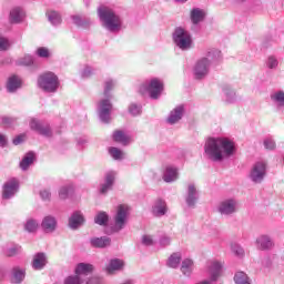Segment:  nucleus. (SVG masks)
Returning a JSON list of instances; mask_svg holds the SVG:
<instances>
[{"label": "nucleus", "instance_id": "1", "mask_svg": "<svg viewBox=\"0 0 284 284\" xmlns=\"http://www.w3.org/2000/svg\"><path fill=\"white\" fill-rule=\"evenodd\" d=\"M236 146L227 138H209L204 144V156L213 163H221L230 156H234Z\"/></svg>", "mask_w": 284, "mask_h": 284}, {"label": "nucleus", "instance_id": "2", "mask_svg": "<svg viewBox=\"0 0 284 284\" xmlns=\"http://www.w3.org/2000/svg\"><path fill=\"white\" fill-rule=\"evenodd\" d=\"M98 17L102 27L112 34H119L123 30V18L110 7H101L98 9Z\"/></svg>", "mask_w": 284, "mask_h": 284}, {"label": "nucleus", "instance_id": "3", "mask_svg": "<svg viewBox=\"0 0 284 284\" xmlns=\"http://www.w3.org/2000/svg\"><path fill=\"white\" fill-rule=\"evenodd\" d=\"M173 43L182 50V52H187L194 48V40L192 39V33L183 27H176L172 33Z\"/></svg>", "mask_w": 284, "mask_h": 284}, {"label": "nucleus", "instance_id": "4", "mask_svg": "<svg viewBox=\"0 0 284 284\" xmlns=\"http://www.w3.org/2000/svg\"><path fill=\"white\" fill-rule=\"evenodd\" d=\"M59 77L54 72H44L38 78V87L43 90V92L54 93L59 90Z\"/></svg>", "mask_w": 284, "mask_h": 284}, {"label": "nucleus", "instance_id": "5", "mask_svg": "<svg viewBox=\"0 0 284 284\" xmlns=\"http://www.w3.org/2000/svg\"><path fill=\"white\" fill-rule=\"evenodd\" d=\"M130 212V209L128 205L120 204L116 209L115 215L113 217L114 226L113 232H121V230L125 229V225H128V214Z\"/></svg>", "mask_w": 284, "mask_h": 284}, {"label": "nucleus", "instance_id": "6", "mask_svg": "<svg viewBox=\"0 0 284 284\" xmlns=\"http://www.w3.org/2000/svg\"><path fill=\"white\" fill-rule=\"evenodd\" d=\"M140 90L141 92H143V90H146L151 99H159V97H161V92H163V80L159 78H153L150 81L142 84Z\"/></svg>", "mask_w": 284, "mask_h": 284}, {"label": "nucleus", "instance_id": "7", "mask_svg": "<svg viewBox=\"0 0 284 284\" xmlns=\"http://www.w3.org/2000/svg\"><path fill=\"white\" fill-rule=\"evenodd\" d=\"M217 212L221 216H233L239 212V201L234 197L221 201L217 205Z\"/></svg>", "mask_w": 284, "mask_h": 284}, {"label": "nucleus", "instance_id": "8", "mask_svg": "<svg viewBox=\"0 0 284 284\" xmlns=\"http://www.w3.org/2000/svg\"><path fill=\"white\" fill-rule=\"evenodd\" d=\"M267 174V163L264 161L256 162L250 172V179L253 183H263Z\"/></svg>", "mask_w": 284, "mask_h": 284}, {"label": "nucleus", "instance_id": "9", "mask_svg": "<svg viewBox=\"0 0 284 284\" xmlns=\"http://www.w3.org/2000/svg\"><path fill=\"white\" fill-rule=\"evenodd\" d=\"M100 100L98 104V114L102 123H110V112H112V102H110V97Z\"/></svg>", "mask_w": 284, "mask_h": 284}, {"label": "nucleus", "instance_id": "10", "mask_svg": "<svg viewBox=\"0 0 284 284\" xmlns=\"http://www.w3.org/2000/svg\"><path fill=\"white\" fill-rule=\"evenodd\" d=\"M210 68H212V65L206 58H200L196 61L193 70L195 79H205L206 75L210 74Z\"/></svg>", "mask_w": 284, "mask_h": 284}, {"label": "nucleus", "instance_id": "11", "mask_svg": "<svg viewBox=\"0 0 284 284\" xmlns=\"http://www.w3.org/2000/svg\"><path fill=\"white\" fill-rule=\"evenodd\" d=\"M19 192V180L18 179H10L8 180L2 187V199L6 201L13 199Z\"/></svg>", "mask_w": 284, "mask_h": 284}, {"label": "nucleus", "instance_id": "12", "mask_svg": "<svg viewBox=\"0 0 284 284\" xmlns=\"http://www.w3.org/2000/svg\"><path fill=\"white\" fill-rule=\"evenodd\" d=\"M184 199L187 207H191L193 210L194 207H196V203H199V189L196 187V184H187Z\"/></svg>", "mask_w": 284, "mask_h": 284}, {"label": "nucleus", "instance_id": "13", "mask_svg": "<svg viewBox=\"0 0 284 284\" xmlns=\"http://www.w3.org/2000/svg\"><path fill=\"white\" fill-rule=\"evenodd\" d=\"M202 59H206L211 65H219V63L223 62V52L216 48H209Z\"/></svg>", "mask_w": 284, "mask_h": 284}, {"label": "nucleus", "instance_id": "14", "mask_svg": "<svg viewBox=\"0 0 284 284\" xmlns=\"http://www.w3.org/2000/svg\"><path fill=\"white\" fill-rule=\"evenodd\" d=\"M255 245L262 252H267L274 247V239L267 234H262L256 237Z\"/></svg>", "mask_w": 284, "mask_h": 284}, {"label": "nucleus", "instance_id": "15", "mask_svg": "<svg viewBox=\"0 0 284 284\" xmlns=\"http://www.w3.org/2000/svg\"><path fill=\"white\" fill-rule=\"evenodd\" d=\"M29 125L31 130H34V132H38V134H41L42 136H52V129L48 124L43 125L34 118L31 119Z\"/></svg>", "mask_w": 284, "mask_h": 284}, {"label": "nucleus", "instance_id": "16", "mask_svg": "<svg viewBox=\"0 0 284 284\" xmlns=\"http://www.w3.org/2000/svg\"><path fill=\"white\" fill-rule=\"evenodd\" d=\"M183 114H185V108L183 105L175 106L170 112L166 119V123H169L170 125L179 123L183 119Z\"/></svg>", "mask_w": 284, "mask_h": 284}, {"label": "nucleus", "instance_id": "17", "mask_svg": "<svg viewBox=\"0 0 284 284\" xmlns=\"http://www.w3.org/2000/svg\"><path fill=\"white\" fill-rule=\"evenodd\" d=\"M83 223H85V217L83 216V213H81V211L73 212L72 215L69 217L70 230H79V227H81Z\"/></svg>", "mask_w": 284, "mask_h": 284}, {"label": "nucleus", "instance_id": "18", "mask_svg": "<svg viewBox=\"0 0 284 284\" xmlns=\"http://www.w3.org/2000/svg\"><path fill=\"white\" fill-rule=\"evenodd\" d=\"M41 227L45 234H52L57 231V217L52 215H47L43 217Z\"/></svg>", "mask_w": 284, "mask_h": 284}, {"label": "nucleus", "instance_id": "19", "mask_svg": "<svg viewBox=\"0 0 284 284\" xmlns=\"http://www.w3.org/2000/svg\"><path fill=\"white\" fill-rule=\"evenodd\" d=\"M152 214L158 217L165 216L168 214V203L162 199L155 200L152 206Z\"/></svg>", "mask_w": 284, "mask_h": 284}, {"label": "nucleus", "instance_id": "20", "mask_svg": "<svg viewBox=\"0 0 284 284\" xmlns=\"http://www.w3.org/2000/svg\"><path fill=\"white\" fill-rule=\"evenodd\" d=\"M165 183H174L179 180V169L176 166H166L162 176Z\"/></svg>", "mask_w": 284, "mask_h": 284}, {"label": "nucleus", "instance_id": "21", "mask_svg": "<svg viewBox=\"0 0 284 284\" xmlns=\"http://www.w3.org/2000/svg\"><path fill=\"white\" fill-rule=\"evenodd\" d=\"M116 174L114 172H108L104 178V183L100 186V194H108L110 190H112V185H114V179Z\"/></svg>", "mask_w": 284, "mask_h": 284}, {"label": "nucleus", "instance_id": "22", "mask_svg": "<svg viewBox=\"0 0 284 284\" xmlns=\"http://www.w3.org/2000/svg\"><path fill=\"white\" fill-rule=\"evenodd\" d=\"M205 10L201 8H193L190 12V19L193 23V26H199L202 21H205Z\"/></svg>", "mask_w": 284, "mask_h": 284}, {"label": "nucleus", "instance_id": "23", "mask_svg": "<svg viewBox=\"0 0 284 284\" xmlns=\"http://www.w3.org/2000/svg\"><path fill=\"white\" fill-rule=\"evenodd\" d=\"M111 243H112V240L108 236L91 237L90 239L91 247H97V248H100V250H103V247H110Z\"/></svg>", "mask_w": 284, "mask_h": 284}, {"label": "nucleus", "instance_id": "24", "mask_svg": "<svg viewBox=\"0 0 284 284\" xmlns=\"http://www.w3.org/2000/svg\"><path fill=\"white\" fill-rule=\"evenodd\" d=\"M94 272V266L88 263H80L75 267V274L83 281V276H90Z\"/></svg>", "mask_w": 284, "mask_h": 284}, {"label": "nucleus", "instance_id": "25", "mask_svg": "<svg viewBox=\"0 0 284 284\" xmlns=\"http://www.w3.org/2000/svg\"><path fill=\"white\" fill-rule=\"evenodd\" d=\"M45 265H48V257L45 256V253H37L33 256V261H32L33 270H38V271L43 270Z\"/></svg>", "mask_w": 284, "mask_h": 284}, {"label": "nucleus", "instance_id": "26", "mask_svg": "<svg viewBox=\"0 0 284 284\" xmlns=\"http://www.w3.org/2000/svg\"><path fill=\"white\" fill-rule=\"evenodd\" d=\"M26 278V268L16 266L11 270V283L21 284Z\"/></svg>", "mask_w": 284, "mask_h": 284}, {"label": "nucleus", "instance_id": "27", "mask_svg": "<svg viewBox=\"0 0 284 284\" xmlns=\"http://www.w3.org/2000/svg\"><path fill=\"white\" fill-rule=\"evenodd\" d=\"M271 101H272L273 105H275V108H277V110H283V108H284V91L278 90V91L271 93Z\"/></svg>", "mask_w": 284, "mask_h": 284}, {"label": "nucleus", "instance_id": "28", "mask_svg": "<svg viewBox=\"0 0 284 284\" xmlns=\"http://www.w3.org/2000/svg\"><path fill=\"white\" fill-rule=\"evenodd\" d=\"M24 18H26V11H23V9H21L20 7H14L10 11L11 23H21V21H23Z\"/></svg>", "mask_w": 284, "mask_h": 284}, {"label": "nucleus", "instance_id": "29", "mask_svg": "<svg viewBox=\"0 0 284 284\" xmlns=\"http://www.w3.org/2000/svg\"><path fill=\"white\" fill-rule=\"evenodd\" d=\"M125 264L123 263V260L120 258H113L110 261L109 265L106 266L108 274H114V272H120V270H123V266Z\"/></svg>", "mask_w": 284, "mask_h": 284}, {"label": "nucleus", "instance_id": "30", "mask_svg": "<svg viewBox=\"0 0 284 284\" xmlns=\"http://www.w3.org/2000/svg\"><path fill=\"white\" fill-rule=\"evenodd\" d=\"M235 284H252V277L243 271H237L233 277Z\"/></svg>", "mask_w": 284, "mask_h": 284}, {"label": "nucleus", "instance_id": "31", "mask_svg": "<svg viewBox=\"0 0 284 284\" xmlns=\"http://www.w3.org/2000/svg\"><path fill=\"white\" fill-rule=\"evenodd\" d=\"M180 270L184 276H192V272H194V262L190 258L184 260Z\"/></svg>", "mask_w": 284, "mask_h": 284}, {"label": "nucleus", "instance_id": "32", "mask_svg": "<svg viewBox=\"0 0 284 284\" xmlns=\"http://www.w3.org/2000/svg\"><path fill=\"white\" fill-rule=\"evenodd\" d=\"M19 88H21V79H19L17 75H11L7 82L8 92L12 93L16 90H19Z\"/></svg>", "mask_w": 284, "mask_h": 284}, {"label": "nucleus", "instance_id": "33", "mask_svg": "<svg viewBox=\"0 0 284 284\" xmlns=\"http://www.w3.org/2000/svg\"><path fill=\"white\" fill-rule=\"evenodd\" d=\"M33 163H34V153L33 152H29L21 160L20 169L23 172H26V170H28V168H30Z\"/></svg>", "mask_w": 284, "mask_h": 284}, {"label": "nucleus", "instance_id": "34", "mask_svg": "<svg viewBox=\"0 0 284 284\" xmlns=\"http://www.w3.org/2000/svg\"><path fill=\"white\" fill-rule=\"evenodd\" d=\"M113 141H115V143H121V145H130V136L123 131H115L113 133Z\"/></svg>", "mask_w": 284, "mask_h": 284}, {"label": "nucleus", "instance_id": "35", "mask_svg": "<svg viewBox=\"0 0 284 284\" xmlns=\"http://www.w3.org/2000/svg\"><path fill=\"white\" fill-rule=\"evenodd\" d=\"M47 17L51 26H61V21H62L61 13L57 11H48Z\"/></svg>", "mask_w": 284, "mask_h": 284}, {"label": "nucleus", "instance_id": "36", "mask_svg": "<svg viewBox=\"0 0 284 284\" xmlns=\"http://www.w3.org/2000/svg\"><path fill=\"white\" fill-rule=\"evenodd\" d=\"M223 92L226 103H236V92L232 88L224 87Z\"/></svg>", "mask_w": 284, "mask_h": 284}, {"label": "nucleus", "instance_id": "37", "mask_svg": "<svg viewBox=\"0 0 284 284\" xmlns=\"http://www.w3.org/2000/svg\"><path fill=\"white\" fill-rule=\"evenodd\" d=\"M110 221V216L108 215V213L101 211L99 212L95 217H94V223L97 225H101V226H105L108 225V222Z\"/></svg>", "mask_w": 284, "mask_h": 284}, {"label": "nucleus", "instance_id": "38", "mask_svg": "<svg viewBox=\"0 0 284 284\" xmlns=\"http://www.w3.org/2000/svg\"><path fill=\"white\" fill-rule=\"evenodd\" d=\"M169 267H172L173 270H176L179 265H181V254L180 253H173L168 261Z\"/></svg>", "mask_w": 284, "mask_h": 284}, {"label": "nucleus", "instance_id": "39", "mask_svg": "<svg viewBox=\"0 0 284 284\" xmlns=\"http://www.w3.org/2000/svg\"><path fill=\"white\" fill-rule=\"evenodd\" d=\"M109 154L114 159V161H121V159H125V153L121 151L119 148L111 146L109 149Z\"/></svg>", "mask_w": 284, "mask_h": 284}, {"label": "nucleus", "instance_id": "40", "mask_svg": "<svg viewBox=\"0 0 284 284\" xmlns=\"http://www.w3.org/2000/svg\"><path fill=\"white\" fill-rule=\"evenodd\" d=\"M265 65L267 70H277L278 68V58L275 55H268L265 60Z\"/></svg>", "mask_w": 284, "mask_h": 284}, {"label": "nucleus", "instance_id": "41", "mask_svg": "<svg viewBox=\"0 0 284 284\" xmlns=\"http://www.w3.org/2000/svg\"><path fill=\"white\" fill-rule=\"evenodd\" d=\"M116 88V80L114 79H106L104 81V97H110V92Z\"/></svg>", "mask_w": 284, "mask_h": 284}, {"label": "nucleus", "instance_id": "42", "mask_svg": "<svg viewBox=\"0 0 284 284\" xmlns=\"http://www.w3.org/2000/svg\"><path fill=\"white\" fill-rule=\"evenodd\" d=\"M17 65H24L27 68H29L30 65H34V58H32V55L30 54H27L17 61Z\"/></svg>", "mask_w": 284, "mask_h": 284}, {"label": "nucleus", "instance_id": "43", "mask_svg": "<svg viewBox=\"0 0 284 284\" xmlns=\"http://www.w3.org/2000/svg\"><path fill=\"white\" fill-rule=\"evenodd\" d=\"M39 227V222L34 219L27 220V223L24 224V230L29 233L37 232Z\"/></svg>", "mask_w": 284, "mask_h": 284}, {"label": "nucleus", "instance_id": "44", "mask_svg": "<svg viewBox=\"0 0 284 284\" xmlns=\"http://www.w3.org/2000/svg\"><path fill=\"white\" fill-rule=\"evenodd\" d=\"M141 112V104L132 103L131 105H129V113L131 116H139Z\"/></svg>", "mask_w": 284, "mask_h": 284}, {"label": "nucleus", "instance_id": "45", "mask_svg": "<svg viewBox=\"0 0 284 284\" xmlns=\"http://www.w3.org/2000/svg\"><path fill=\"white\" fill-rule=\"evenodd\" d=\"M70 192H72V186H61L59 190V199L65 201V199L70 196Z\"/></svg>", "mask_w": 284, "mask_h": 284}, {"label": "nucleus", "instance_id": "46", "mask_svg": "<svg viewBox=\"0 0 284 284\" xmlns=\"http://www.w3.org/2000/svg\"><path fill=\"white\" fill-rule=\"evenodd\" d=\"M231 250L235 256H245V250H243V246L236 243L231 244Z\"/></svg>", "mask_w": 284, "mask_h": 284}, {"label": "nucleus", "instance_id": "47", "mask_svg": "<svg viewBox=\"0 0 284 284\" xmlns=\"http://www.w3.org/2000/svg\"><path fill=\"white\" fill-rule=\"evenodd\" d=\"M85 280H82L79 275H71L64 280V284H83Z\"/></svg>", "mask_w": 284, "mask_h": 284}, {"label": "nucleus", "instance_id": "48", "mask_svg": "<svg viewBox=\"0 0 284 284\" xmlns=\"http://www.w3.org/2000/svg\"><path fill=\"white\" fill-rule=\"evenodd\" d=\"M20 252H21V246L16 244L7 248L4 254L6 256H17Z\"/></svg>", "mask_w": 284, "mask_h": 284}, {"label": "nucleus", "instance_id": "49", "mask_svg": "<svg viewBox=\"0 0 284 284\" xmlns=\"http://www.w3.org/2000/svg\"><path fill=\"white\" fill-rule=\"evenodd\" d=\"M72 21L75 26H78L79 28H88V24L90 22H85L83 21V19L81 18V16H72Z\"/></svg>", "mask_w": 284, "mask_h": 284}, {"label": "nucleus", "instance_id": "50", "mask_svg": "<svg viewBox=\"0 0 284 284\" xmlns=\"http://www.w3.org/2000/svg\"><path fill=\"white\" fill-rule=\"evenodd\" d=\"M36 54H38L40 59H48L50 57V50L45 47H40L37 49Z\"/></svg>", "mask_w": 284, "mask_h": 284}, {"label": "nucleus", "instance_id": "51", "mask_svg": "<svg viewBox=\"0 0 284 284\" xmlns=\"http://www.w3.org/2000/svg\"><path fill=\"white\" fill-rule=\"evenodd\" d=\"M94 74V68L92 67H84L83 70L81 71V77L82 79H90Z\"/></svg>", "mask_w": 284, "mask_h": 284}, {"label": "nucleus", "instance_id": "52", "mask_svg": "<svg viewBox=\"0 0 284 284\" xmlns=\"http://www.w3.org/2000/svg\"><path fill=\"white\" fill-rule=\"evenodd\" d=\"M170 243H172V237H170L168 235H162L160 237L159 244L161 245V247H168V245H170Z\"/></svg>", "mask_w": 284, "mask_h": 284}, {"label": "nucleus", "instance_id": "53", "mask_svg": "<svg viewBox=\"0 0 284 284\" xmlns=\"http://www.w3.org/2000/svg\"><path fill=\"white\" fill-rule=\"evenodd\" d=\"M40 197L42 201H50L52 199V193L48 189H43L40 191Z\"/></svg>", "mask_w": 284, "mask_h": 284}, {"label": "nucleus", "instance_id": "54", "mask_svg": "<svg viewBox=\"0 0 284 284\" xmlns=\"http://www.w3.org/2000/svg\"><path fill=\"white\" fill-rule=\"evenodd\" d=\"M142 245H146L148 247H150V245H154V239H152V235H143Z\"/></svg>", "mask_w": 284, "mask_h": 284}, {"label": "nucleus", "instance_id": "55", "mask_svg": "<svg viewBox=\"0 0 284 284\" xmlns=\"http://www.w3.org/2000/svg\"><path fill=\"white\" fill-rule=\"evenodd\" d=\"M264 148H265V150H274L276 148V142H274V140H272V139H265Z\"/></svg>", "mask_w": 284, "mask_h": 284}, {"label": "nucleus", "instance_id": "56", "mask_svg": "<svg viewBox=\"0 0 284 284\" xmlns=\"http://www.w3.org/2000/svg\"><path fill=\"white\" fill-rule=\"evenodd\" d=\"M85 283L87 284H105V282H103V277H99V276H92Z\"/></svg>", "mask_w": 284, "mask_h": 284}, {"label": "nucleus", "instance_id": "57", "mask_svg": "<svg viewBox=\"0 0 284 284\" xmlns=\"http://www.w3.org/2000/svg\"><path fill=\"white\" fill-rule=\"evenodd\" d=\"M9 45L10 43L8 42V39L0 37V52L8 50Z\"/></svg>", "mask_w": 284, "mask_h": 284}, {"label": "nucleus", "instance_id": "58", "mask_svg": "<svg viewBox=\"0 0 284 284\" xmlns=\"http://www.w3.org/2000/svg\"><path fill=\"white\" fill-rule=\"evenodd\" d=\"M13 145H20V143H23V135H18L12 140Z\"/></svg>", "mask_w": 284, "mask_h": 284}, {"label": "nucleus", "instance_id": "59", "mask_svg": "<svg viewBox=\"0 0 284 284\" xmlns=\"http://www.w3.org/2000/svg\"><path fill=\"white\" fill-rule=\"evenodd\" d=\"M2 123L4 125H12V123H14V119H12V118H2Z\"/></svg>", "mask_w": 284, "mask_h": 284}, {"label": "nucleus", "instance_id": "60", "mask_svg": "<svg viewBox=\"0 0 284 284\" xmlns=\"http://www.w3.org/2000/svg\"><path fill=\"white\" fill-rule=\"evenodd\" d=\"M6 143H8V139L6 138V135L0 134V145L3 148Z\"/></svg>", "mask_w": 284, "mask_h": 284}, {"label": "nucleus", "instance_id": "61", "mask_svg": "<svg viewBox=\"0 0 284 284\" xmlns=\"http://www.w3.org/2000/svg\"><path fill=\"white\" fill-rule=\"evenodd\" d=\"M176 3H185L187 0H175Z\"/></svg>", "mask_w": 284, "mask_h": 284}]
</instances>
